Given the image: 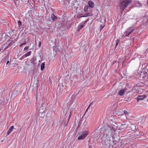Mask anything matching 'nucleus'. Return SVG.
Returning a JSON list of instances; mask_svg holds the SVG:
<instances>
[{
    "label": "nucleus",
    "instance_id": "9d476101",
    "mask_svg": "<svg viewBox=\"0 0 148 148\" xmlns=\"http://www.w3.org/2000/svg\"><path fill=\"white\" fill-rule=\"evenodd\" d=\"M109 130L111 131V130L114 131V132L117 129V127L113 125H110L108 127Z\"/></svg>",
    "mask_w": 148,
    "mask_h": 148
},
{
    "label": "nucleus",
    "instance_id": "0eeeda50",
    "mask_svg": "<svg viewBox=\"0 0 148 148\" xmlns=\"http://www.w3.org/2000/svg\"><path fill=\"white\" fill-rule=\"evenodd\" d=\"M77 68V66L76 64L75 63L71 64L70 68L71 71L72 73H75L77 71V70H76Z\"/></svg>",
    "mask_w": 148,
    "mask_h": 148
},
{
    "label": "nucleus",
    "instance_id": "cd10ccee",
    "mask_svg": "<svg viewBox=\"0 0 148 148\" xmlns=\"http://www.w3.org/2000/svg\"><path fill=\"white\" fill-rule=\"evenodd\" d=\"M119 40H117L116 41V45L115 47V48L118 45V44H119Z\"/></svg>",
    "mask_w": 148,
    "mask_h": 148
},
{
    "label": "nucleus",
    "instance_id": "2f4dec72",
    "mask_svg": "<svg viewBox=\"0 0 148 148\" xmlns=\"http://www.w3.org/2000/svg\"><path fill=\"white\" fill-rule=\"evenodd\" d=\"M104 27V26H103L102 25L100 26V31Z\"/></svg>",
    "mask_w": 148,
    "mask_h": 148
},
{
    "label": "nucleus",
    "instance_id": "864d4df0",
    "mask_svg": "<svg viewBox=\"0 0 148 148\" xmlns=\"http://www.w3.org/2000/svg\"><path fill=\"white\" fill-rule=\"evenodd\" d=\"M81 124V123H80V122H79V124Z\"/></svg>",
    "mask_w": 148,
    "mask_h": 148
},
{
    "label": "nucleus",
    "instance_id": "6ab92c4d",
    "mask_svg": "<svg viewBox=\"0 0 148 148\" xmlns=\"http://www.w3.org/2000/svg\"><path fill=\"white\" fill-rule=\"evenodd\" d=\"M9 58V54H8L7 55L5 56L3 59V61L5 62Z\"/></svg>",
    "mask_w": 148,
    "mask_h": 148
},
{
    "label": "nucleus",
    "instance_id": "c9c22d12",
    "mask_svg": "<svg viewBox=\"0 0 148 148\" xmlns=\"http://www.w3.org/2000/svg\"><path fill=\"white\" fill-rule=\"evenodd\" d=\"M121 60V59H120V60L119 61V62H118V66H119V65H121V64H120V63H121V60Z\"/></svg>",
    "mask_w": 148,
    "mask_h": 148
},
{
    "label": "nucleus",
    "instance_id": "c756f323",
    "mask_svg": "<svg viewBox=\"0 0 148 148\" xmlns=\"http://www.w3.org/2000/svg\"><path fill=\"white\" fill-rule=\"evenodd\" d=\"M17 23L18 24L19 27H20V26L22 25V23L19 20L18 21Z\"/></svg>",
    "mask_w": 148,
    "mask_h": 148
},
{
    "label": "nucleus",
    "instance_id": "72a5a7b5",
    "mask_svg": "<svg viewBox=\"0 0 148 148\" xmlns=\"http://www.w3.org/2000/svg\"><path fill=\"white\" fill-rule=\"evenodd\" d=\"M28 49V47H25L24 48V50H26Z\"/></svg>",
    "mask_w": 148,
    "mask_h": 148
},
{
    "label": "nucleus",
    "instance_id": "f704fd0d",
    "mask_svg": "<svg viewBox=\"0 0 148 148\" xmlns=\"http://www.w3.org/2000/svg\"><path fill=\"white\" fill-rule=\"evenodd\" d=\"M89 20V18H88L84 22V25H85V23H86Z\"/></svg>",
    "mask_w": 148,
    "mask_h": 148
},
{
    "label": "nucleus",
    "instance_id": "7ed1b4c3",
    "mask_svg": "<svg viewBox=\"0 0 148 148\" xmlns=\"http://www.w3.org/2000/svg\"><path fill=\"white\" fill-rule=\"evenodd\" d=\"M110 138L107 137L106 136L103 135L102 138H101V143L103 144H106L107 145L110 142Z\"/></svg>",
    "mask_w": 148,
    "mask_h": 148
},
{
    "label": "nucleus",
    "instance_id": "37998d69",
    "mask_svg": "<svg viewBox=\"0 0 148 148\" xmlns=\"http://www.w3.org/2000/svg\"><path fill=\"white\" fill-rule=\"evenodd\" d=\"M41 106H42V107H43V106L42 105V104L41 105ZM42 107H41V109L42 110H43V112H44V110H43V108H42Z\"/></svg>",
    "mask_w": 148,
    "mask_h": 148
},
{
    "label": "nucleus",
    "instance_id": "49530a36",
    "mask_svg": "<svg viewBox=\"0 0 148 148\" xmlns=\"http://www.w3.org/2000/svg\"><path fill=\"white\" fill-rule=\"evenodd\" d=\"M100 136L99 135H99H97V137L98 138L100 137Z\"/></svg>",
    "mask_w": 148,
    "mask_h": 148
},
{
    "label": "nucleus",
    "instance_id": "a19ab883",
    "mask_svg": "<svg viewBox=\"0 0 148 148\" xmlns=\"http://www.w3.org/2000/svg\"><path fill=\"white\" fill-rule=\"evenodd\" d=\"M3 51H5L7 49H6V48H5H5H3ZM3 52V51H2V52Z\"/></svg>",
    "mask_w": 148,
    "mask_h": 148
},
{
    "label": "nucleus",
    "instance_id": "58836bf2",
    "mask_svg": "<svg viewBox=\"0 0 148 148\" xmlns=\"http://www.w3.org/2000/svg\"><path fill=\"white\" fill-rule=\"evenodd\" d=\"M5 46V47L6 48V49H7L8 48V47H9V46H8V45H6Z\"/></svg>",
    "mask_w": 148,
    "mask_h": 148
},
{
    "label": "nucleus",
    "instance_id": "f257e3e1",
    "mask_svg": "<svg viewBox=\"0 0 148 148\" xmlns=\"http://www.w3.org/2000/svg\"><path fill=\"white\" fill-rule=\"evenodd\" d=\"M132 2L131 0H120L119 6L123 10Z\"/></svg>",
    "mask_w": 148,
    "mask_h": 148
},
{
    "label": "nucleus",
    "instance_id": "39448f33",
    "mask_svg": "<svg viewBox=\"0 0 148 148\" xmlns=\"http://www.w3.org/2000/svg\"><path fill=\"white\" fill-rule=\"evenodd\" d=\"M88 133V132L87 131L82 133L80 136L78 137V139L79 140L84 139L87 136Z\"/></svg>",
    "mask_w": 148,
    "mask_h": 148
},
{
    "label": "nucleus",
    "instance_id": "f03ea898",
    "mask_svg": "<svg viewBox=\"0 0 148 148\" xmlns=\"http://www.w3.org/2000/svg\"><path fill=\"white\" fill-rule=\"evenodd\" d=\"M71 4L72 10L74 11H77L79 6L78 2L75 0H73L71 3Z\"/></svg>",
    "mask_w": 148,
    "mask_h": 148
},
{
    "label": "nucleus",
    "instance_id": "f8f14e48",
    "mask_svg": "<svg viewBox=\"0 0 148 148\" xmlns=\"http://www.w3.org/2000/svg\"><path fill=\"white\" fill-rule=\"evenodd\" d=\"M119 129L120 130H123L126 129L127 127V125L126 124H121L119 125Z\"/></svg>",
    "mask_w": 148,
    "mask_h": 148
},
{
    "label": "nucleus",
    "instance_id": "de8ad7c7",
    "mask_svg": "<svg viewBox=\"0 0 148 148\" xmlns=\"http://www.w3.org/2000/svg\"><path fill=\"white\" fill-rule=\"evenodd\" d=\"M22 44L23 45H25L26 44V42H25Z\"/></svg>",
    "mask_w": 148,
    "mask_h": 148
},
{
    "label": "nucleus",
    "instance_id": "bf43d9fd",
    "mask_svg": "<svg viewBox=\"0 0 148 148\" xmlns=\"http://www.w3.org/2000/svg\"><path fill=\"white\" fill-rule=\"evenodd\" d=\"M147 3H148V0Z\"/></svg>",
    "mask_w": 148,
    "mask_h": 148
},
{
    "label": "nucleus",
    "instance_id": "bb28decb",
    "mask_svg": "<svg viewBox=\"0 0 148 148\" xmlns=\"http://www.w3.org/2000/svg\"><path fill=\"white\" fill-rule=\"evenodd\" d=\"M131 126L132 127V128L131 129V130L132 131H134V130L136 129L135 126L133 124H132Z\"/></svg>",
    "mask_w": 148,
    "mask_h": 148
},
{
    "label": "nucleus",
    "instance_id": "ea45409f",
    "mask_svg": "<svg viewBox=\"0 0 148 148\" xmlns=\"http://www.w3.org/2000/svg\"><path fill=\"white\" fill-rule=\"evenodd\" d=\"M41 42H39V45H38L39 47H40V46H41Z\"/></svg>",
    "mask_w": 148,
    "mask_h": 148
},
{
    "label": "nucleus",
    "instance_id": "a878e982",
    "mask_svg": "<svg viewBox=\"0 0 148 148\" xmlns=\"http://www.w3.org/2000/svg\"><path fill=\"white\" fill-rule=\"evenodd\" d=\"M62 86H63V85L62 84H61V85L60 84V85H59V90L60 91H60L61 92H62L63 91V89L62 88H61V87Z\"/></svg>",
    "mask_w": 148,
    "mask_h": 148
},
{
    "label": "nucleus",
    "instance_id": "7c9ffc66",
    "mask_svg": "<svg viewBox=\"0 0 148 148\" xmlns=\"http://www.w3.org/2000/svg\"><path fill=\"white\" fill-rule=\"evenodd\" d=\"M93 102L92 101V102L90 103V104L89 105L88 107V108L86 110V111H87V110L88 109V108L90 107L91 106H92V105H93Z\"/></svg>",
    "mask_w": 148,
    "mask_h": 148
},
{
    "label": "nucleus",
    "instance_id": "a18cd8bd",
    "mask_svg": "<svg viewBox=\"0 0 148 148\" xmlns=\"http://www.w3.org/2000/svg\"><path fill=\"white\" fill-rule=\"evenodd\" d=\"M9 61L8 60L7 61V63H6V64L7 65L9 63Z\"/></svg>",
    "mask_w": 148,
    "mask_h": 148
},
{
    "label": "nucleus",
    "instance_id": "6e6552de",
    "mask_svg": "<svg viewBox=\"0 0 148 148\" xmlns=\"http://www.w3.org/2000/svg\"><path fill=\"white\" fill-rule=\"evenodd\" d=\"M104 132V134L103 135L106 136L107 137L110 138L112 134V131H110L108 128Z\"/></svg>",
    "mask_w": 148,
    "mask_h": 148
},
{
    "label": "nucleus",
    "instance_id": "2eb2a0df",
    "mask_svg": "<svg viewBox=\"0 0 148 148\" xmlns=\"http://www.w3.org/2000/svg\"><path fill=\"white\" fill-rule=\"evenodd\" d=\"M67 22L65 21H62L60 24H59V27H63L65 26V25L66 24Z\"/></svg>",
    "mask_w": 148,
    "mask_h": 148
},
{
    "label": "nucleus",
    "instance_id": "1a4fd4ad",
    "mask_svg": "<svg viewBox=\"0 0 148 148\" xmlns=\"http://www.w3.org/2000/svg\"><path fill=\"white\" fill-rule=\"evenodd\" d=\"M14 43L13 40H8L7 41L5 42L3 45L4 46H5L6 45H8V46L10 47L12 45H13Z\"/></svg>",
    "mask_w": 148,
    "mask_h": 148
},
{
    "label": "nucleus",
    "instance_id": "ddd939ff",
    "mask_svg": "<svg viewBox=\"0 0 148 148\" xmlns=\"http://www.w3.org/2000/svg\"><path fill=\"white\" fill-rule=\"evenodd\" d=\"M36 60V57H34L31 60V63L34 65L36 64H37Z\"/></svg>",
    "mask_w": 148,
    "mask_h": 148
},
{
    "label": "nucleus",
    "instance_id": "4c0bfd02",
    "mask_svg": "<svg viewBox=\"0 0 148 148\" xmlns=\"http://www.w3.org/2000/svg\"><path fill=\"white\" fill-rule=\"evenodd\" d=\"M5 46V47L6 48V49H7L8 48V47H9V46H8V45H6Z\"/></svg>",
    "mask_w": 148,
    "mask_h": 148
},
{
    "label": "nucleus",
    "instance_id": "603ef678",
    "mask_svg": "<svg viewBox=\"0 0 148 148\" xmlns=\"http://www.w3.org/2000/svg\"><path fill=\"white\" fill-rule=\"evenodd\" d=\"M138 4H140V5H141L140 3H139V2H138Z\"/></svg>",
    "mask_w": 148,
    "mask_h": 148
},
{
    "label": "nucleus",
    "instance_id": "13d9d810",
    "mask_svg": "<svg viewBox=\"0 0 148 148\" xmlns=\"http://www.w3.org/2000/svg\"><path fill=\"white\" fill-rule=\"evenodd\" d=\"M63 121H64V120H63V121H62V123L63 122Z\"/></svg>",
    "mask_w": 148,
    "mask_h": 148
},
{
    "label": "nucleus",
    "instance_id": "412c9836",
    "mask_svg": "<svg viewBox=\"0 0 148 148\" xmlns=\"http://www.w3.org/2000/svg\"><path fill=\"white\" fill-rule=\"evenodd\" d=\"M84 25V24L82 25H79L78 26L77 28L78 29L77 30L78 32H79L81 29H82Z\"/></svg>",
    "mask_w": 148,
    "mask_h": 148
},
{
    "label": "nucleus",
    "instance_id": "473e14b6",
    "mask_svg": "<svg viewBox=\"0 0 148 148\" xmlns=\"http://www.w3.org/2000/svg\"><path fill=\"white\" fill-rule=\"evenodd\" d=\"M124 113L125 114H128V112H127L126 111V110H125L124 111Z\"/></svg>",
    "mask_w": 148,
    "mask_h": 148
},
{
    "label": "nucleus",
    "instance_id": "09e8293b",
    "mask_svg": "<svg viewBox=\"0 0 148 148\" xmlns=\"http://www.w3.org/2000/svg\"><path fill=\"white\" fill-rule=\"evenodd\" d=\"M39 110H40V113H39V114H40V113H42V112H40V109Z\"/></svg>",
    "mask_w": 148,
    "mask_h": 148
},
{
    "label": "nucleus",
    "instance_id": "e433bc0d",
    "mask_svg": "<svg viewBox=\"0 0 148 148\" xmlns=\"http://www.w3.org/2000/svg\"><path fill=\"white\" fill-rule=\"evenodd\" d=\"M19 3V1H18V0H16V1H15V5H16V3Z\"/></svg>",
    "mask_w": 148,
    "mask_h": 148
},
{
    "label": "nucleus",
    "instance_id": "c03bdc74",
    "mask_svg": "<svg viewBox=\"0 0 148 148\" xmlns=\"http://www.w3.org/2000/svg\"><path fill=\"white\" fill-rule=\"evenodd\" d=\"M23 45V44H22L19 45V47H22Z\"/></svg>",
    "mask_w": 148,
    "mask_h": 148
},
{
    "label": "nucleus",
    "instance_id": "8fccbe9b",
    "mask_svg": "<svg viewBox=\"0 0 148 148\" xmlns=\"http://www.w3.org/2000/svg\"><path fill=\"white\" fill-rule=\"evenodd\" d=\"M22 57L21 58H20V59L21 60H22Z\"/></svg>",
    "mask_w": 148,
    "mask_h": 148
},
{
    "label": "nucleus",
    "instance_id": "b1692460",
    "mask_svg": "<svg viewBox=\"0 0 148 148\" xmlns=\"http://www.w3.org/2000/svg\"><path fill=\"white\" fill-rule=\"evenodd\" d=\"M92 15V14L91 13H86L84 14V16H82L81 17H85L88 16H91Z\"/></svg>",
    "mask_w": 148,
    "mask_h": 148
},
{
    "label": "nucleus",
    "instance_id": "9b49d317",
    "mask_svg": "<svg viewBox=\"0 0 148 148\" xmlns=\"http://www.w3.org/2000/svg\"><path fill=\"white\" fill-rule=\"evenodd\" d=\"M71 114H69V116L67 119H66L65 118V117H64V125L65 126L67 125L68 124V122L70 120V117L71 116Z\"/></svg>",
    "mask_w": 148,
    "mask_h": 148
},
{
    "label": "nucleus",
    "instance_id": "5701e85b",
    "mask_svg": "<svg viewBox=\"0 0 148 148\" xmlns=\"http://www.w3.org/2000/svg\"><path fill=\"white\" fill-rule=\"evenodd\" d=\"M45 63L44 62L42 63L41 64L40 69L41 71L43 70L45 67Z\"/></svg>",
    "mask_w": 148,
    "mask_h": 148
},
{
    "label": "nucleus",
    "instance_id": "20e7f679",
    "mask_svg": "<svg viewBox=\"0 0 148 148\" xmlns=\"http://www.w3.org/2000/svg\"><path fill=\"white\" fill-rule=\"evenodd\" d=\"M63 113L65 114L64 117H67L69 113H70L69 114H71V111L70 110L69 108L67 107L64 109Z\"/></svg>",
    "mask_w": 148,
    "mask_h": 148
},
{
    "label": "nucleus",
    "instance_id": "6e6d98bb",
    "mask_svg": "<svg viewBox=\"0 0 148 148\" xmlns=\"http://www.w3.org/2000/svg\"><path fill=\"white\" fill-rule=\"evenodd\" d=\"M2 89H3V87H2Z\"/></svg>",
    "mask_w": 148,
    "mask_h": 148
},
{
    "label": "nucleus",
    "instance_id": "393cba45",
    "mask_svg": "<svg viewBox=\"0 0 148 148\" xmlns=\"http://www.w3.org/2000/svg\"><path fill=\"white\" fill-rule=\"evenodd\" d=\"M31 51H29L27 53L25 54L24 55L25 57H27L30 56L31 54Z\"/></svg>",
    "mask_w": 148,
    "mask_h": 148
},
{
    "label": "nucleus",
    "instance_id": "3c124183",
    "mask_svg": "<svg viewBox=\"0 0 148 148\" xmlns=\"http://www.w3.org/2000/svg\"><path fill=\"white\" fill-rule=\"evenodd\" d=\"M70 148H74L73 147H71Z\"/></svg>",
    "mask_w": 148,
    "mask_h": 148
},
{
    "label": "nucleus",
    "instance_id": "a211bd4d",
    "mask_svg": "<svg viewBox=\"0 0 148 148\" xmlns=\"http://www.w3.org/2000/svg\"><path fill=\"white\" fill-rule=\"evenodd\" d=\"M14 128V127L13 126H11L9 129L7 133V135H9L11 132L13 130Z\"/></svg>",
    "mask_w": 148,
    "mask_h": 148
},
{
    "label": "nucleus",
    "instance_id": "4be33fe9",
    "mask_svg": "<svg viewBox=\"0 0 148 148\" xmlns=\"http://www.w3.org/2000/svg\"><path fill=\"white\" fill-rule=\"evenodd\" d=\"M64 5L65 7H67L69 3V0H66L64 2Z\"/></svg>",
    "mask_w": 148,
    "mask_h": 148
},
{
    "label": "nucleus",
    "instance_id": "5fc2aeb1",
    "mask_svg": "<svg viewBox=\"0 0 148 148\" xmlns=\"http://www.w3.org/2000/svg\"><path fill=\"white\" fill-rule=\"evenodd\" d=\"M147 72H148V69H147Z\"/></svg>",
    "mask_w": 148,
    "mask_h": 148
},
{
    "label": "nucleus",
    "instance_id": "4468645a",
    "mask_svg": "<svg viewBox=\"0 0 148 148\" xmlns=\"http://www.w3.org/2000/svg\"><path fill=\"white\" fill-rule=\"evenodd\" d=\"M146 97L145 95L138 96L137 97V102H138L139 100L143 99Z\"/></svg>",
    "mask_w": 148,
    "mask_h": 148
},
{
    "label": "nucleus",
    "instance_id": "aec40b11",
    "mask_svg": "<svg viewBox=\"0 0 148 148\" xmlns=\"http://www.w3.org/2000/svg\"><path fill=\"white\" fill-rule=\"evenodd\" d=\"M125 91L124 90H121L119 92V95L120 96L123 95Z\"/></svg>",
    "mask_w": 148,
    "mask_h": 148
},
{
    "label": "nucleus",
    "instance_id": "c85d7f7f",
    "mask_svg": "<svg viewBox=\"0 0 148 148\" xmlns=\"http://www.w3.org/2000/svg\"><path fill=\"white\" fill-rule=\"evenodd\" d=\"M89 7L87 6L85 7L84 9V10L85 12H87L88 10Z\"/></svg>",
    "mask_w": 148,
    "mask_h": 148
},
{
    "label": "nucleus",
    "instance_id": "423d86ee",
    "mask_svg": "<svg viewBox=\"0 0 148 148\" xmlns=\"http://www.w3.org/2000/svg\"><path fill=\"white\" fill-rule=\"evenodd\" d=\"M134 28H133L132 27H129L127 31L125 32V36H128L134 30Z\"/></svg>",
    "mask_w": 148,
    "mask_h": 148
},
{
    "label": "nucleus",
    "instance_id": "dca6fc26",
    "mask_svg": "<svg viewBox=\"0 0 148 148\" xmlns=\"http://www.w3.org/2000/svg\"><path fill=\"white\" fill-rule=\"evenodd\" d=\"M51 18L50 19L52 20L53 21L56 20L58 18L56 16L53 14H51Z\"/></svg>",
    "mask_w": 148,
    "mask_h": 148
},
{
    "label": "nucleus",
    "instance_id": "4d7b16f0",
    "mask_svg": "<svg viewBox=\"0 0 148 148\" xmlns=\"http://www.w3.org/2000/svg\"><path fill=\"white\" fill-rule=\"evenodd\" d=\"M131 31H132V30H130L129 32Z\"/></svg>",
    "mask_w": 148,
    "mask_h": 148
},
{
    "label": "nucleus",
    "instance_id": "f3484780",
    "mask_svg": "<svg viewBox=\"0 0 148 148\" xmlns=\"http://www.w3.org/2000/svg\"><path fill=\"white\" fill-rule=\"evenodd\" d=\"M88 4L89 7L90 8H93L94 5L93 2L91 1H89L88 2Z\"/></svg>",
    "mask_w": 148,
    "mask_h": 148
},
{
    "label": "nucleus",
    "instance_id": "79ce46f5",
    "mask_svg": "<svg viewBox=\"0 0 148 148\" xmlns=\"http://www.w3.org/2000/svg\"><path fill=\"white\" fill-rule=\"evenodd\" d=\"M117 62V61H114L113 62V64L115 63L116 62Z\"/></svg>",
    "mask_w": 148,
    "mask_h": 148
}]
</instances>
